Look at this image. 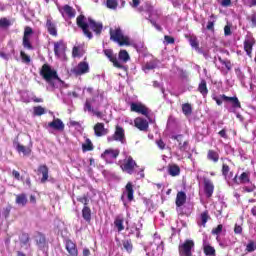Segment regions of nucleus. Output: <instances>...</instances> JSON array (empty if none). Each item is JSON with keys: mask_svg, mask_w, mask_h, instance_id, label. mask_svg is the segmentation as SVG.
Here are the masks:
<instances>
[{"mask_svg": "<svg viewBox=\"0 0 256 256\" xmlns=\"http://www.w3.org/2000/svg\"><path fill=\"white\" fill-rule=\"evenodd\" d=\"M77 25L81 27L84 35H86L88 39H93V34L89 31V28L92 29L96 35H99L101 31H103V24L101 22H95L91 18L87 19L83 15L77 17Z\"/></svg>", "mask_w": 256, "mask_h": 256, "instance_id": "f257e3e1", "label": "nucleus"}, {"mask_svg": "<svg viewBox=\"0 0 256 256\" xmlns=\"http://www.w3.org/2000/svg\"><path fill=\"white\" fill-rule=\"evenodd\" d=\"M103 102V94H99L95 96L92 100H86V103L84 105V111H88V113H91L92 115H95L98 118H102L103 114L97 110L95 107H99L101 103Z\"/></svg>", "mask_w": 256, "mask_h": 256, "instance_id": "f03ea898", "label": "nucleus"}, {"mask_svg": "<svg viewBox=\"0 0 256 256\" xmlns=\"http://www.w3.org/2000/svg\"><path fill=\"white\" fill-rule=\"evenodd\" d=\"M110 39L114 43H118L120 47L132 45L131 38L125 36L120 28L110 29Z\"/></svg>", "mask_w": 256, "mask_h": 256, "instance_id": "7ed1b4c3", "label": "nucleus"}, {"mask_svg": "<svg viewBox=\"0 0 256 256\" xmlns=\"http://www.w3.org/2000/svg\"><path fill=\"white\" fill-rule=\"evenodd\" d=\"M40 75L49 83V85H52V87H55V84L53 81H56L57 79V71L51 68L48 64H44L42 66V69L40 71Z\"/></svg>", "mask_w": 256, "mask_h": 256, "instance_id": "20e7f679", "label": "nucleus"}, {"mask_svg": "<svg viewBox=\"0 0 256 256\" xmlns=\"http://www.w3.org/2000/svg\"><path fill=\"white\" fill-rule=\"evenodd\" d=\"M120 168L124 173H128V175H133L137 169V162L133 160V157L126 156L124 160L120 161Z\"/></svg>", "mask_w": 256, "mask_h": 256, "instance_id": "39448f33", "label": "nucleus"}, {"mask_svg": "<svg viewBox=\"0 0 256 256\" xmlns=\"http://www.w3.org/2000/svg\"><path fill=\"white\" fill-rule=\"evenodd\" d=\"M180 256H193V251H195V242L193 240H185L183 243H180L179 247Z\"/></svg>", "mask_w": 256, "mask_h": 256, "instance_id": "423d86ee", "label": "nucleus"}, {"mask_svg": "<svg viewBox=\"0 0 256 256\" xmlns=\"http://www.w3.org/2000/svg\"><path fill=\"white\" fill-rule=\"evenodd\" d=\"M213 99L216 101L217 105H223V101H225L226 103H232L234 109H241V102H239V98L237 97H229L223 94Z\"/></svg>", "mask_w": 256, "mask_h": 256, "instance_id": "0eeeda50", "label": "nucleus"}, {"mask_svg": "<svg viewBox=\"0 0 256 256\" xmlns=\"http://www.w3.org/2000/svg\"><path fill=\"white\" fill-rule=\"evenodd\" d=\"M163 240L157 234L154 235V241L148 247V250H152V255H162L163 254Z\"/></svg>", "mask_w": 256, "mask_h": 256, "instance_id": "6e6552de", "label": "nucleus"}, {"mask_svg": "<svg viewBox=\"0 0 256 256\" xmlns=\"http://www.w3.org/2000/svg\"><path fill=\"white\" fill-rule=\"evenodd\" d=\"M119 153H121V151L119 149H117V148L116 149L109 148V149H106L101 154V157L107 163H115V161H117V158L119 157Z\"/></svg>", "mask_w": 256, "mask_h": 256, "instance_id": "1a4fd4ad", "label": "nucleus"}, {"mask_svg": "<svg viewBox=\"0 0 256 256\" xmlns=\"http://www.w3.org/2000/svg\"><path fill=\"white\" fill-rule=\"evenodd\" d=\"M215 65L223 75H227L233 69V65L231 64V61L229 60H223V58L218 57V59L215 60Z\"/></svg>", "mask_w": 256, "mask_h": 256, "instance_id": "9d476101", "label": "nucleus"}, {"mask_svg": "<svg viewBox=\"0 0 256 256\" xmlns=\"http://www.w3.org/2000/svg\"><path fill=\"white\" fill-rule=\"evenodd\" d=\"M108 143L113 141H119L122 144H125V130L121 126H117L114 134L112 136H108Z\"/></svg>", "mask_w": 256, "mask_h": 256, "instance_id": "9b49d317", "label": "nucleus"}, {"mask_svg": "<svg viewBox=\"0 0 256 256\" xmlns=\"http://www.w3.org/2000/svg\"><path fill=\"white\" fill-rule=\"evenodd\" d=\"M130 110L132 111V113H140V115L149 117V108L141 104V102L130 103Z\"/></svg>", "mask_w": 256, "mask_h": 256, "instance_id": "f8f14e48", "label": "nucleus"}, {"mask_svg": "<svg viewBox=\"0 0 256 256\" xmlns=\"http://www.w3.org/2000/svg\"><path fill=\"white\" fill-rule=\"evenodd\" d=\"M32 37H33V29L31 27H26L24 30V36H23L24 49H29L30 51L33 49V45L31 44Z\"/></svg>", "mask_w": 256, "mask_h": 256, "instance_id": "ddd939ff", "label": "nucleus"}, {"mask_svg": "<svg viewBox=\"0 0 256 256\" xmlns=\"http://www.w3.org/2000/svg\"><path fill=\"white\" fill-rule=\"evenodd\" d=\"M67 49V45L64 41L60 40L54 43V53L56 57L59 59H63L65 57V50Z\"/></svg>", "mask_w": 256, "mask_h": 256, "instance_id": "4468645a", "label": "nucleus"}, {"mask_svg": "<svg viewBox=\"0 0 256 256\" xmlns=\"http://www.w3.org/2000/svg\"><path fill=\"white\" fill-rule=\"evenodd\" d=\"M133 193H134L133 184H131V182H128L121 197L124 203V207H127V202L125 201V197L128 199V201H133Z\"/></svg>", "mask_w": 256, "mask_h": 256, "instance_id": "2eb2a0df", "label": "nucleus"}, {"mask_svg": "<svg viewBox=\"0 0 256 256\" xmlns=\"http://www.w3.org/2000/svg\"><path fill=\"white\" fill-rule=\"evenodd\" d=\"M71 72L74 75H85V73H89V63L83 61L80 62L76 67H74Z\"/></svg>", "mask_w": 256, "mask_h": 256, "instance_id": "dca6fc26", "label": "nucleus"}, {"mask_svg": "<svg viewBox=\"0 0 256 256\" xmlns=\"http://www.w3.org/2000/svg\"><path fill=\"white\" fill-rule=\"evenodd\" d=\"M253 45H255V38L247 35L244 40V51H246L248 57H251V53H253Z\"/></svg>", "mask_w": 256, "mask_h": 256, "instance_id": "f3484780", "label": "nucleus"}, {"mask_svg": "<svg viewBox=\"0 0 256 256\" xmlns=\"http://www.w3.org/2000/svg\"><path fill=\"white\" fill-rule=\"evenodd\" d=\"M104 55L108 57L109 61L113 63L114 67H117L118 69H125V66L121 64V61L117 60V57L113 54V50L106 49L104 50Z\"/></svg>", "mask_w": 256, "mask_h": 256, "instance_id": "a211bd4d", "label": "nucleus"}, {"mask_svg": "<svg viewBox=\"0 0 256 256\" xmlns=\"http://www.w3.org/2000/svg\"><path fill=\"white\" fill-rule=\"evenodd\" d=\"M58 10L64 18L68 17L69 19H73V17H75V9L69 5H65L63 7L58 6Z\"/></svg>", "mask_w": 256, "mask_h": 256, "instance_id": "6ab92c4d", "label": "nucleus"}, {"mask_svg": "<svg viewBox=\"0 0 256 256\" xmlns=\"http://www.w3.org/2000/svg\"><path fill=\"white\" fill-rule=\"evenodd\" d=\"M215 191V185L210 179H204V193L208 199L213 197V193Z\"/></svg>", "mask_w": 256, "mask_h": 256, "instance_id": "aec40b11", "label": "nucleus"}, {"mask_svg": "<svg viewBox=\"0 0 256 256\" xmlns=\"http://www.w3.org/2000/svg\"><path fill=\"white\" fill-rule=\"evenodd\" d=\"M46 29L50 35L57 37V23L53 21V18L48 17L46 20Z\"/></svg>", "mask_w": 256, "mask_h": 256, "instance_id": "412c9836", "label": "nucleus"}, {"mask_svg": "<svg viewBox=\"0 0 256 256\" xmlns=\"http://www.w3.org/2000/svg\"><path fill=\"white\" fill-rule=\"evenodd\" d=\"M134 125L137 129H139V131H147V129H149V122L142 117H137L134 120Z\"/></svg>", "mask_w": 256, "mask_h": 256, "instance_id": "4be33fe9", "label": "nucleus"}, {"mask_svg": "<svg viewBox=\"0 0 256 256\" xmlns=\"http://www.w3.org/2000/svg\"><path fill=\"white\" fill-rule=\"evenodd\" d=\"M125 218L123 217V214H119L114 219V227L118 231V233H121V231H125Z\"/></svg>", "mask_w": 256, "mask_h": 256, "instance_id": "5701e85b", "label": "nucleus"}, {"mask_svg": "<svg viewBox=\"0 0 256 256\" xmlns=\"http://www.w3.org/2000/svg\"><path fill=\"white\" fill-rule=\"evenodd\" d=\"M48 127H50V129H54L55 131L65 130V124L59 118H56L52 122L48 123Z\"/></svg>", "mask_w": 256, "mask_h": 256, "instance_id": "b1692460", "label": "nucleus"}, {"mask_svg": "<svg viewBox=\"0 0 256 256\" xmlns=\"http://www.w3.org/2000/svg\"><path fill=\"white\" fill-rule=\"evenodd\" d=\"M65 247L67 252L69 253V256H77L79 255V252L77 250V245L73 243L71 240H66Z\"/></svg>", "mask_w": 256, "mask_h": 256, "instance_id": "393cba45", "label": "nucleus"}, {"mask_svg": "<svg viewBox=\"0 0 256 256\" xmlns=\"http://www.w3.org/2000/svg\"><path fill=\"white\" fill-rule=\"evenodd\" d=\"M157 67H159V62L157 60H150L142 66V71L149 73V71H153V69H157Z\"/></svg>", "mask_w": 256, "mask_h": 256, "instance_id": "a878e982", "label": "nucleus"}, {"mask_svg": "<svg viewBox=\"0 0 256 256\" xmlns=\"http://www.w3.org/2000/svg\"><path fill=\"white\" fill-rule=\"evenodd\" d=\"M94 133L96 137H103L104 135H107V129H105V124L103 123H97L94 126Z\"/></svg>", "mask_w": 256, "mask_h": 256, "instance_id": "bb28decb", "label": "nucleus"}, {"mask_svg": "<svg viewBox=\"0 0 256 256\" xmlns=\"http://www.w3.org/2000/svg\"><path fill=\"white\" fill-rule=\"evenodd\" d=\"M250 173L249 172H243L239 178H237V176H235L234 181L237 183V185H241V184H245V183H249L251 181L250 179Z\"/></svg>", "mask_w": 256, "mask_h": 256, "instance_id": "cd10ccee", "label": "nucleus"}, {"mask_svg": "<svg viewBox=\"0 0 256 256\" xmlns=\"http://www.w3.org/2000/svg\"><path fill=\"white\" fill-rule=\"evenodd\" d=\"M38 174L42 175L41 183H45L49 179V168H47V165H40L38 167Z\"/></svg>", "mask_w": 256, "mask_h": 256, "instance_id": "c85d7f7f", "label": "nucleus"}, {"mask_svg": "<svg viewBox=\"0 0 256 256\" xmlns=\"http://www.w3.org/2000/svg\"><path fill=\"white\" fill-rule=\"evenodd\" d=\"M209 219H211V216L209 215V211L205 210L204 212H202L197 220V224L199 226L205 227V225H207V221H209Z\"/></svg>", "mask_w": 256, "mask_h": 256, "instance_id": "c756f323", "label": "nucleus"}, {"mask_svg": "<svg viewBox=\"0 0 256 256\" xmlns=\"http://www.w3.org/2000/svg\"><path fill=\"white\" fill-rule=\"evenodd\" d=\"M187 201V194L185 192L181 191L177 193L176 196V206L177 207H183V204Z\"/></svg>", "mask_w": 256, "mask_h": 256, "instance_id": "7c9ffc66", "label": "nucleus"}, {"mask_svg": "<svg viewBox=\"0 0 256 256\" xmlns=\"http://www.w3.org/2000/svg\"><path fill=\"white\" fill-rule=\"evenodd\" d=\"M95 149V146H93V142H91V139L86 138L85 142L82 144V151L83 153H87L89 151H93Z\"/></svg>", "mask_w": 256, "mask_h": 256, "instance_id": "2f4dec72", "label": "nucleus"}, {"mask_svg": "<svg viewBox=\"0 0 256 256\" xmlns=\"http://www.w3.org/2000/svg\"><path fill=\"white\" fill-rule=\"evenodd\" d=\"M168 173L172 177H177V175L181 173V168H179V166H177L176 164L169 165Z\"/></svg>", "mask_w": 256, "mask_h": 256, "instance_id": "473e14b6", "label": "nucleus"}, {"mask_svg": "<svg viewBox=\"0 0 256 256\" xmlns=\"http://www.w3.org/2000/svg\"><path fill=\"white\" fill-rule=\"evenodd\" d=\"M198 91L203 95V97H207V94L209 93V90L207 89V82L205 80H201Z\"/></svg>", "mask_w": 256, "mask_h": 256, "instance_id": "72a5a7b5", "label": "nucleus"}, {"mask_svg": "<svg viewBox=\"0 0 256 256\" xmlns=\"http://www.w3.org/2000/svg\"><path fill=\"white\" fill-rule=\"evenodd\" d=\"M36 244L39 249H45V245H47V241L45 240V236L42 234H39L36 236Z\"/></svg>", "mask_w": 256, "mask_h": 256, "instance_id": "f704fd0d", "label": "nucleus"}, {"mask_svg": "<svg viewBox=\"0 0 256 256\" xmlns=\"http://www.w3.org/2000/svg\"><path fill=\"white\" fill-rule=\"evenodd\" d=\"M16 203H17V205H21L22 207H25V205H27V195H25V194L17 195Z\"/></svg>", "mask_w": 256, "mask_h": 256, "instance_id": "c9c22d12", "label": "nucleus"}, {"mask_svg": "<svg viewBox=\"0 0 256 256\" xmlns=\"http://www.w3.org/2000/svg\"><path fill=\"white\" fill-rule=\"evenodd\" d=\"M16 151H18V153H23V155H31V148L25 147L21 144H17Z\"/></svg>", "mask_w": 256, "mask_h": 256, "instance_id": "e433bc0d", "label": "nucleus"}, {"mask_svg": "<svg viewBox=\"0 0 256 256\" xmlns=\"http://www.w3.org/2000/svg\"><path fill=\"white\" fill-rule=\"evenodd\" d=\"M82 217L85 221H91V208L84 206L82 209Z\"/></svg>", "mask_w": 256, "mask_h": 256, "instance_id": "4c0bfd02", "label": "nucleus"}, {"mask_svg": "<svg viewBox=\"0 0 256 256\" xmlns=\"http://www.w3.org/2000/svg\"><path fill=\"white\" fill-rule=\"evenodd\" d=\"M204 253L207 256H213L215 255V248L207 243H204Z\"/></svg>", "mask_w": 256, "mask_h": 256, "instance_id": "58836bf2", "label": "nucleus"}, {"mask_svg": "<svg viewBox=\"0 0 256 256\" xmlns=\"http://www.w3.org/2000/svg\"><path fill=\"white\" fill-rule=\"evenodd\" d=\"M105 5L108 9L115 10L119 6V0H106Z\"/></svg>", "mask_w": 256, "mask_h": 256, "instance_id": "ea45409f", "label": "nucleus"}, {"mask_svg": "<svg viewBox=\"0 0 256 256\" xmlns=\"http://www.w3.org/2000/svg\"><path fill=\"white\" fill-rule=\"evenodd\" d=\"M131 57L129 56V53L126 52V50H121L119 52V60L122 61V63H127Z\"/></svg>", "mask_w": 256, "mask_h": 256, "instance_id": "a19ab883", "label": "nucleus"}, {"mask_svg": "<svg viewBox=\"0 0 256 256\" xmlns=\"http://www.w3.org/2000/svg\"><path fill=\"white\" fill-rule=\"evenodd\" d=\"M246 253H253V251H256V243L253 240H249L246 244Z\"/></svg>", "mask_w": 256, "mask_h": 256, "instance_id": "79ce46f5", "label": "nucleus"}, {"mask_svg": "<svg viewBox=\"0 0 256 256\" xmlns=\"http://www.w3.org/2000/svg\"><path fill=\"white\" fill-rule=\"evenodd\" d=\"M139 5H141V0H132L130 1V6L133 9H136V11H138V13L143 12V7H139Z\"/></svg>", "mask_w": 256, "mask_h": 256, "instance_id": "37998d69", "label": "nucleus"}, {"mask_svg": "<svg viewBox=\"0 0 256 256\" xmlns=\"http://www.w3.org/2000/svg\"><path fill=\"white\" fill-rule=\"evenodd\" d=\"M208 159L210 161H213L214 163H217L219 161V154L213 150L208 151Z\"/></svg>", "mask_w": 256, "mask_h": 256, "instance_id": "c03bdc74", "label": "nucleus"}, {"mask_svg": "<svg viewBox=\"0 0 256 256\" xmlns=\"http://www.w3.org/2000/svg\"><path fill=\"white\" fill-rule=\"evenodd\" d=\"M182 113H184V115H191V113H193V108H191V104L189 103H185L182 105Z\"/></svg>", "mask_w": 256, "mask_h": 256, "instance_id": "a18cd8bd", "label": "nucleus"}, {"mask_svg": "<svg viewBox=\"0 0 256 256\" xmlns=\"http://www.w3.org/2000/svg\"><path fill=\"white\" fill-rule=\"evenodd\" d=\"M223 209H227V204L223 201L219 202L218 205H216V211L218 215H223Z\"/></svg>", "mask_w": 256, "mask_h": 256, "instance_id": "49530a36", "label": "nucleus"}, {"mask_svg": "<svg viewBox=\"0 0 256 256\" xmlns=\"http://www.w3.org/2000/svg\"><path fill=\"white\" fill-rule=\"evenodd\" d=\"M189 43L193 49H199V41L197 40V37L191 36L189 39Z\"/></svg>", "mask_w": 256, "mask_h": 256, "instance_id": "de8ad7c7", "label": "nucleus"}, {"mask_svg": "<svg viewBox=\"0 0 256 256\" xmlns=\"http://www.w3.org/2000/svg\"><path fill=\"white\" fill-rule=\"evenodd\" d=\"M123 248L128 252L131 253L133 251V244H131L130 240H125L123 242Z\"/></svg>", "mask_w": 256, "mask_h": 256, "instance_id": "09e8293b", "label": "nucleus"}, {"mask_svg": "<svg viewBox=\"0 0 256 256\" xmlns=\"http://www.w3.org/2000/svg\"><path fill=\"white\" fill-rule=\"evenodd\" d=\"M142 227H143V224H140L139 227H135L133 230V228H130L129 226H127L126 231H130V234H133L136 231V237H139L140 235L139 230H141Z\"/></svg>", "mask_w": 256, "mask_h": 256, "instance_id": "8fccbe9b", "label": "nucleus"}, {"mask_svg": "<svg viewBox=\"0 0 256 256\" xmlns=\"http://www.w3.org/2000/svg\"><path fill=\"white\" fill-rule=\"evenodd\" d=\"M34 115H37V116L45 115V108L41 106L34 107Z\"/></svg>", "mask_w": 256, "mask_h": 256, "instance_id": "3c124183", "label": "nucleus"}, {"mask_svg": "<svg viewBox=\"0 0 256 256\" xmlns=\"http://www.w3.org/2000/svg\"><path fill=\"white\" fill-rule=\"evenodd\" d=\"M20 57L24 63H31V57H29L27 54H25L24 51L20 52Z\"/></svg>", "mask_w": 256, "mask_h": 256, "instance_id": "603ef678", "label": "nucleus"}, {"mask_svg": "<svg viewBox=\"0 0 256 256\" xmlns=\"http://www.w3.org/2000/svg\"><path fill=\"white\" fill-rule=\"evenodd\" d=\"M216 239H217L220 247H224L225 248V247H229L231 245V242H228L227 240L221 241L219 239V236H217Z\"/></svg>", "mask_w": 256, "mask_h": 256, "instance_id": "864d4df0", "label": "nucleus"}, {"mask_svg": "<svg viewBox=\"0 0 256 256\" xmlns=\"http://www.w3.org/2000/svg\"><path fill=\"white\" fill-rule=\"evenodd\" d=\"M12 176L14 177V179H16V181L23 180V178L21 177V173H19V171H17V170L12 171Z\"/></svg>", "mask_w": 256, "mask_h": 256, "instance_id": "5fc2aeb1", "label": "nucleus"}, {"mask_svg": "<svg viewBox=\"0 0 256 256\" xmlns=\"http://www.w3.org/2000/svg\"><path fill=\"white\" fill-rule=\"evenodd\" d=\"M234 233L235 235H241V233H243V227L241 225L235 224Z\"/></svg>", "mask_w": 256, "mask_h": 256, "instance_id": "6e6d98bb", "label": "nucleus"}, {"mask_svg": "<svg viewBox=\"0 0 256 256\" xmlns=\"http://www.w3.org/2000/svg\"><path fill=\"white\" fill-rule=\"evenodd\" d=\"M69 96H73L75 98L79 97V95H81V88H75V90L71 93H68Z\"/></svg>", "mask_w": 256, "mask_h": 256, "instance_id": "4d7b16f0", "label": "nucleus"}, {"mask_svg": "<svg viewBox=\"0 0 256 256\" xmlns=\"http://www.w3.org/2000/svg\"><path fill=\"white\" fill-rule=\"evenodd\" d=\"M223 231V225H218L216 228L212 230L213 235H219Z\"/></svg>", "mask_w": 256, "mask_h": 256, "instance_id": "13d9d810", "label": "nucleus"}, {"mask_svg": "<svg viewBox=\"0 0 256 256\" xmlns=\"http://www.w3.org/2000/svg\"><path fill=\"white\" fill-rule=\"evenodd\" d=\"M248 7H256V0H243Z\"/></svg>", "mask_w": 256, "mask_h": 256, "instance_id": "bf43d9fd", "label": "nucleus"}, {"mask_svg": "<svg viewBox=\"0 0 256 256\" xmlns=\"http://www.w3.org/2000/svg\"><path fill=\"white\" fill-rule=\"evenodd\" d=\"M0 27H9V20L7 18L0 19Z\"/></svg>", "mask_w": 256, "mask_h": 256, "instance_id": "052dcab7", "label": "nucleus"}, {"mask_svg": "<svg viewBox=\"0 0 256 256\" xmlns=\"http://www.w3.org/2000/svg\"><path fill=\"white\" fill-rule=\"evenodd\" d=\"M164 39H165V42H166L168 45H172V43H175V38H174V37L165 36Z\"/></svg>", "mask_w": 256, "mask_h": 256, "instance_id": "680f3d73", "label": "nucleus"}, {"mask_svg": "<svg viewBox=\"0 0 256 256\" xmlns=\"http://www.w3.org/2000/svg\"><path fill=\"white\" fill-rule=\"evenodd\" d=\"M1 59H4V61H9L11 59V54H6L5 52H0Z\"/></svg>", "mask_w": 256, "mask_h": 256, "instance_id": "e2e57ef3", "label": "nucleus"}, {"mask_svg": "<svg viewBox=\"0 0 256 256\" xmlns=\"http://www.w3.org/2000/svg\"><path fill=\"white\" fill-rule=\"evenodd\" d=\"M206 29H208V31H213V29H215V22L214 21H209Z\"/></svg>", "mask_w": 256, "mask_h": 256, "instance_id": "0e129e2a", "label": "nucleus"}, {"mask_svg": "<svg viewBox=\"0 0 256 256\" xmlns=\"http://www.w3.org/2000/svg\"><path fill=\"white\" fill-rule=\"evenodd\" d=\"M224 34H225L226 37H228L229 35H231V26L226 25V26L224 27Z\"/></svg>", "mask_w": 256, "mask_h": 256, "instance_id": "69168bd1", "label": "nucleus"}, {"mask_svg": "<svg viewBox=\"0 0 256 256\" xmlns=\"http://www.w3.org/2000/svg\"><path fill=\"white\" fill-rule=\"evenodd\" d=\"M72 55L73 57H80V53H79V48L78 47H74L72 50Z\"/></svg>", "mask_w": 256, "mask_h": 256, "instance_id": "338daca9", "label": "nucleus"}, {"mask_svg": "<svg viewBox=\"0 0 256 256\" xmlns=\"http://www.w3.org/2000/svg\"><path fill=\"white\" fill-rule=\"evenodd\" d=\"M156 145H158L159 149H165V142L163 140L156 141Z\"/></svg>", "mask_w": 256, "mask_h": 256, "instance_id": "774afa93", "label": "nucleus"}]
</instances>
